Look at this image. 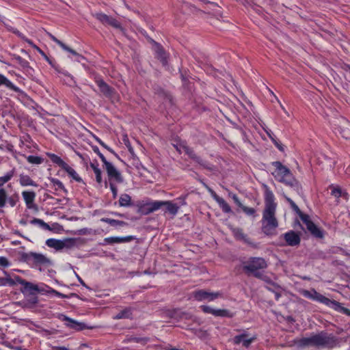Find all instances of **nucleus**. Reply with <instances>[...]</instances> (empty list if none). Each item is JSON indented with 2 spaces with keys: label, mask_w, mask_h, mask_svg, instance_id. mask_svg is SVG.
<instances>
[{
  "label": "nucleus",
  "mask_w": 350,
  "mask_h": 350,
  "mask_svg": "<svg viewBox=\"0 0 350 350\" xmlns=\"http://www.w3.org/2000/svg\"><path fill=\"white\" fill-rule=\"evenodd\" d=\"M62 169L64 170L76 181H77V182L82 181V179L78 175V174L76 172V171L73 168L70 167L67 163L65 165V167H64Z\"/></svg>",
  "instance_id": "26"
},
{
  "label": "nucleus",
  "mask_w": 350,
  "mask_h": 350,
  "mask_svg": "<svg viewBox=\"0 0 350 350\" xmlns=\"http://www.w3.org/2000/svg\"><path fill=\"white\" fill-rule=\"evenodd\" d=\"M7 202L9 203V204L12 206V207H14L16 204V201L12 198V197H8V200H7Z\"/></svg>",
  "instance_id": "58"
},
{
  "label": "nucleus",
  "mask_w": 350,
  "mask_h": 350,
  "mask_svg": "<svg viewBox=\"0 0 350 350\" xmlns=\"http://www.w3.org/2000/svg\"><path fill=\"white\" fill-rule=\"evenodd\" d=\"M221 296L219 292L213 293L204 290H199L193 292V297L198 301H213Z\"/></svg>",
  "instance_id": "10"
},
{
  "label": "nucleus",
  "mask_w": 350,
  "mask_h": 350,
  "mask_svg": "<svg viewBox=\"0 0 350 350\" xmlns=\"http://www.w3.org/2000/svg\"><path fill=\"white\" fill-rule=\"evenodd\" d=\"M209 5H211V7L212 8V9L215 11H217L218 10H219V8L217 6V4L214 3H209Z\"/></svg>",
  "instance_id": "61"
},
{
  "label": "nucleus",
  "mask_w": 350,
  "mask_h": 350,
  "mask_svg": "<svg viewBox=\"0 0 350 350\" xmlns=\"http://www.w3.org/2000/svg\"><path fill=\"white\" fill-rule=\"evenodd\" d=\"M208 191L211 192L212 196L216 200V202L219 204V206L222 209V211L225 213H230L232 211L230 206L229 204L222 198L219 197L211 189L208 188Z\"/></svg>",
  "instance_id": "17"
},
{
  "label": "nucleus",
  "mask_w": 350,
  "mask_h": 350,
  "mask_svg": "<svg viewBox=\"0 0 350 350\" xmlns=\"http://www.w3.org/2000/svg\"><path fill=\"white\" fill-rule=\"evenodd\" d=\"M109 187L113 193V198L115 199L118 195V189L113 182L109 183Z\"/></svg>",
  "instance_id": "49"
},
{
  "label": "nucleus",
  "mask_w": 350,
  "mask_h": 350,
  "mask_svg": "<svg viewBox=\"0 0 350 350\" xmlns=\"http://www.w3.org/2000/svg\"><path fill=\"white\" fill-rule=\"evenodd\" d=\"M92 149L94 150V152L95 153H96L99 157L100 158V159L102 160V161L103 162V163H106L107 162L106 158L104 157V155L100 152L97 146H93L92 147Z\"/></svg>",
  "instance_id": "48"
},
{
  "label": "nucleus",
  "mask_w": 350,
  "mask_h": 350,
  "mask_svg": "<svg viewBox=\"0 0 350 350\" xmlns=\"http://www.w3.org/2000/svg\"><path fill=\"white\" fill-rule=\"evenodd\" d=\"M120 206H130L131 205V198L126 193L122 194L119 199Z\"/></svg>",
  "instance_id": "29"
},
{
  "label": "nucleus",
  "mask_w": 350,
  "mask_h": 350,
  "mask_svg": "<svg viewBox=\"0 0 350 350\" xmlns=\"http://www.w3.org/2000/svg\"><path fill=\"white\" fill-rule=\"evenodd\" d=\"M331 194L336 198H339L342 196V191L340 187H332Z\"/></svg>",
  "instance_id": "44"
},
{
  "label": "nucleus",
  "mask_w": 350,
  "mask_h": 350,
  "mask_svg": "<svg viewBox=\"0 0 350 350\" xmlns=\"http://www.w3.org/2000/svg\"><path fill=\"white\" fill-rule=\"evenodd\" d=\"M286 200L289 202V204H291V206L292 207V208L296 211L297 213H299L301 212L300 209L299 208V207L297 206V205L288 197H287L286 196H284Z\"/></svg>",
  "instance_id": "47"
},
{
  "label": "nucleus",
  "mask_w": 350,
  "mask_h": 350,
  "mask_svg": "<svg viewBox=\"0 0 350 350\" xmlns=\"http://www.w3.org/2000/svg\"><path fill=\"white\" fill-rule=\"evenodd\" d=\"M92 16L103 25L110 26L115 29H119L124 35L126 33L125 29L122 26L121 23L113 16L103 12H96L92 14Z\"/></svg>",
  "instance_id": "6"
},
{
  "label": "nucleus",
  "mask_w": 350,
  "mask_h": 350,
  "mask_svg": "<svg viewBox=\"0 0 350 350\" xmlns=\"http://www.w3.org/2000/svg\"><path fill=\"white\" fill-rule=\"evenodd\" d=\"M13 33H15L16 36H18L20 38H21L26 42H27V40H30L29 39L27 38L22 33H21L17 29L14 30Z\"/></svg>",
  "instance_id": "53"
},
{
  "label": "nucleus",
  "mask_w": 350,
  "mask_h": 350,
  "mask_svg": "<svg viewBox=\"0 0 350 350\" xmlns=\"http://www.w3.org/2000/svg\"><path fill=\"white\" fill-rule=\"evenodd\" d=\"M133 239L132 236H127L123 237H111L105 239V242L107 244H114V243H125L129 242Z\"/></svg>",
  "instance_id": "20"
},
{
  "label": "nucleus",
  "mask_w": 350,
  "mask_h": 350,
  "mask_svg": "<svg viewBox=\"0 0 350 350\" xmlns=\"http://www.w3.org/2000/svg\"><path fill=\"white\" fill-rule=\"evenodd\" d=\"M36 196L34 191H24L22 192V196L28 208H33L34 207Z\"/></svg>",
  "instance_id": "14"
},
{
  "label": "nucleus",
  "mask_w": 350,
  "mask_h": 350,
  "mask_svg": "<svg viewBox=\"0 0 350 350\" xmlns=\"http://www.w3.org/2000/svg\"><path fill=\"white\" fill-rule=\"evenodd\" d=\"M129 340L131 342H139L142 345H146L147 342L149 340V339L148 338L133 337L129 338Z\"/></svg>",
  "instance_id": "42"
},
{
  "label": "nucleus",
  "mask_w": 350,
  "mask_h": 350,
  "mask_svg": "<svg viewBox=\"0 0 350 350\" xmlns=\"http://www.w3.org/2000/svg\"><path fill=\"white\" fill-rule=\"evenodd\" d=\"M148 202L145 203L139 206V212L142 215H148L152 213L150 211V208L149 206Z\"/></svg>",
  "instance_id": "37"
},
{
  "label": "nucleus",
  "mask_w": 350,
  "mask_h": 350,
  "mask_svg": "<svg viewBox=\"0 0 350 350\" xmlns=\"http://www.w3.org/2000/svg\"><path fill=\"white\" fill-rule=\"evenodd\" d=\"M286 200L289 202V204H291V206L292 207V208L296 211L297 213H299L301 212L300 209L299 208V207L297 206V205L288 197H287L286 196H284Z\"/></svg>",
  "instance_id": "46"
},
{
  "label": "nucleus",
  "mask_w": 350,
  "mask_h": 350,
  "mask_svg": "<svg viewBox=\"0 0 350 350\" xmlns=\"http://www.w3.org/2000/svg\"><path fill=\"white\" fill-rule=\"evenodd\" d=\"M90 167L94 170V172H95L96 170H99V168L98 167V165H96L95 163H90Z\"/></svg>",
  "instance_id": "63"
},
{
  "label": "nucleus",
  "mask_w": 350,
  "mask_h": 350,
  "mask_svg": "<svg viewBox=\"0 0 350 350\" xmlns=\"http://www.w3.org/2000/svg\"><path fill=\"white\" fill-rule=\"evenodd\" d=\"M49 157L54 163H56L62 168L65 167L66 165V163H65L59 157L55 154H49Z\"/></svg>",
  "instance_id": "34"
},
{
  "label": "nucleus",
  "mask_w": 350,
  "mask_h": 350,
  "mask_svg": "<svg viewBox=\"0 0 350 350\" xmlns=\"http://www.w3.org/2000/svg\"><path fill=\"white\" fill-rule=\"evenodd\" d=\"M100 221L107 223L112 226H123L126 225V222H124L123 221L116 220V219H109V218H102L100 219Z\"/></svg>",
  "instance_id": "32"
},
{
  "label": "nucleus",
  "mask_w": 350,
  "mask_h": 350,
  "mask_svg": "<svg viewBox=\"0 0 350 350\" xmlns=\"http://www.w3.org/2000/svg\"><path fill=\"white\" fill-rule=\"evenodd\" d=\"M271 141L274 143L275 146L280 150L284 151L283 146L278 142L274 137H271Z\"/></svg>",
  "instance_id": "56"
},
{
  "label": "nucleus",
  "mask_w": 350,
  "mask_h": 350,
  "mask_svg": "<svg viewBox=\"0 0 350 350\" xmlns=\"http://www.w3.org/2000/svg\"><path fill=\"white\" fill-rule=\"evenodd\" d=\"M10 265V262L7 258L4 256H0V266L6 267Z\"/></svg>",
  "instance_id": "51"
},
{
  "label": "nucleus",
  "mask_w": 350,
  "mask_h": 350,
  "mask_svg": "<svg viewBox=\"0 0 350 350\" xmlns=\"http://www.w3.org/2000/svg\"><path fill=\"white\" fill-rule=\"evenodd\" d=\"M132 317V312L130 308H126L119 312L114 317L115 319H131Z\"/></svg>",
  "instance_id": "25"
},
{
  "label": "nucleus",
  "mask_w": 350,
  "mask_h": 350,
  "mask_svg": "<svg viewBox=\"0 0 350 350\" xmlns=\"http://www.w3.org/2000/svg\"><path fill=\"white\" fill-rule=\"evenodd\" d=\"M163 201H154L148 202L150 208V211L153 213L163 206Z\"/></svg>",
  "instance_id": "36"
},
{
  "label": "nucleus",
  "mask_w": 350,
  "mask_h": 350,
  "mask_svg": "<svg viewBox=\"0 0 350 350\" xmlns=\"http://www.w3.org/2000/svg\"><path fill=\"white\" fill-rule=\"evenodd\" d=\"M331 308L335 310L336 311L342 312L345 314L350 316V310L342 306L341 304L339 303L338 301L334 300Z\"/></svg>",
  "instance_id": "27"
},
{
  "label": "nucleus",
  "mask_w": 350,
  "mask_h": 350,
  "mask_svg": "<svg viewBox=\"0 0 350 350\" xmlns=\"http://www.w3.org/2000/svg\"><path fill=\"white\" fill-rule=\"evenodd\" d=\"M340 344V339L332 334L321 332L312 334L309 337L303 338L299 345L303 347H315L319 349H332Z\"/></svg>",
  "instance_id": "2"
},
{
  "label": "nucleus",
  "mask_w": 350,
  "mask_h": 350,
  "mask_svg": "<svg viewBox=\"0 0 350 350\" xmlns=\"http://www.w3.org/2000/svg\"><path fill=\"white\" fill-rule=\"evenodd\" d=\"M300 218L303 223L306 225V228L310 233L317 238H322L323 237V232L310 219L308 215L304 214L301 212L299 213Z\"/></svg>",
  "instance_id": "9"
},
{
  "label": "nucleus",
  "mask_w": 350,
  "mask_h": 350,
  "mask_svg": "<svg viewBox=\"0 0 350 350\" xmlns=\"http://www.w3.org/2000/svg\"><path fill=\"white\" fill-rule=\"evenodd\" d=\"M232 199L234 200V202H235V203H236V204H237L239 207L242 206V204H241V202H240V200H239V198L237 197V195L234 194V195L232 196Z\"/></svg>",
  "instance_id": "60"
},
{
  "label": "nucleus",
  "mask_w": 350,
  "mask_h": 350,
  "mask_svg": "<svg viewBox=\"0 0 350 350\" xmlns=\"http://www.w3.org/2000/svg\"><path fill=\"white\" fill-rule=\"evenodd\" d=\"M31 223L33 224H38L40 226L44 228V229L50 230V226L46 224L43 220L40 219L35 218L31 221Z\"/></svg>",
  "instance_id": "40"
},
{
  "label": "nucleus",
  "mask_w": 350,
  "mask_h": 350,
  "mask_svg": "<svg viewBox=\"0 0 350 350\" xmlns=\"http://www.w3.org/2000/svg\"><path fill=\"white\" fill-rule=\"evenodd\" d=\"M272 165L275 167V170L272 172L274 178L280 182L293 185L292 174L289 169L280 161H274Z\"/></svg>",
  "instance_id": "4"
},
{
  "label": "nucleus",
  "mask_w": 350,
  "mask_h": 350,
  "mask_svg": "<svg viewBox=\"0 0 350 350\" xmlns=\"http://www.w3.org/2000/svg\"><path fill=\"white\" fill-rule=\"evenodd\" d=\"M163 206L165 207V212L172 216H175L179 211L180 205L173 203L172 201H163Z\"/></svg>",
  "instance_id": "19"
},
{
  "label": "nucleus",
  "mask_w": 350,
  "mask_h": 350,
  "mask_svg": "<svg viewBox=\"0 0 350 350\" xmlns=\"http://www.w3.org/2000/svg\"><path fill=\"white\" fill-rule=\"evenodd\" d=\"M254 341V338H248L247 334H243L234 337L233 342L236 345L242 344L245 347H248Z\"/></svg>",
  "instance_id": "15"
},
{
  "label": "nucleus",
  "mask_w": 350,
  "mask_h": 350,
  "mask_svg": "<svg viewBox=\"0 0 350 350\" xmlns=\"http://www.w3.org/2000/svg\"><path fill=\"white\" fill-rule=\"evenodd\" d=\"M47 35L49 36V38L53 40L55 42H56L59 46L62 47V46L64 44V43L60 41L59 40H58L57 38H55L53 35H52L51 33L49 32H47Z\"/></svg>",
  "instance_id": "52"
},
{
  "label": "nucleus",
  "mask_w": 350,
  "mask_h": 350,
  "mask_svg": "<svg viewBox=\"0 0 350 350\" xmlns=\"http://www.w3.org/2000/svg\"><path fill=\"white\" fill-rule=\"evenodd\" d=\"M301 293L305 297L323 303L325 305L329 306V308H331L334 301L325 297L323 295L317 292L314 289H312L310 291L302 290Z\"/></svg>",
  "instance_id": "8"
},
{
  "label": "nucleus",
  "mask_w": 350,
  "mask_h": 350,
  "mask_svg": "<svg viewBox=\"0 0 350 350\" xmlns=\"http://www.w3.org/2000/svg\"><path fill=\"white\" fill-rule=\"evenodd\" d=\"M22 260L32 265L33 267L48 265L51 264L50 260L42 254L36 252L23 253Z\"/></svg>",
  "instance_id": "5"
},
{
  "label": "nucleus",
  "mask_w": 350,
  "mask_h": 350,
  "mask_svg": "<svg viewBox=\"0 0 350 350\" xmlns=\"http://www.w3.org/2000/svg\"><path fill=\"white\" fill-rule=\"evenodd\" d=\"M241 208H242L243 211L248 215H254V214L256 213V211L254 208L247 207V206H243V204H242V206H241Z\"/></svg>",
  "instance_id": "43"
},
{
  "label": "nucleus",
  "mask_w": 350,
  "mask_h": 350,
  "mask_svg": "<svg viewBox=\"0 0 350 350\" xmlns=\"http://www.w3.org/2000/svg\"><path fill=\"white\" fill-rule=\"evenodd\" d=\"M52 183L53 186L55 187V189H62L64 191H66L63 183L57 180V179H52Z\"/></svg>",
  "instance_id": "41"
},
{
  "label": "nucleus",
  "mask_w": 350,
  "mask_h": 350,
  "mask_svg": "<svg viewBox=\"0 0 350 350\" xmlns=\"http://www.w3.org/2000/svg\"><path fill=\"white\" fill-rule=\"evenodd\" d=\"M59 319L63 321H66V325L71 328L77 329V327L79 326V324L77 321L72 320V319L64 314H59Z\"/></svg>",
  "instance_id": "24"
},
{
  "label": "nucleus",
  "mask_w": 350,
  "mask_h": 350,
  "mask_svg": "<svg viewBox=\"0 0 350 350\" xmlns=\"http://www.w3.org/2000/svg\"><path fill=\"white\" fill-rule=\"evenodd\" d=\"M105 166V170L107 171L109 183L112 182V180L121 183L123 182V178L120 173V172L113 165L112 163L107 161L106 163L104 164Z\"/></svg>",
  "instance_id": "11"
},
{
  "label": "nucleus",
  "mask_w": 350,
  "mask_h": 350,
  "mask_svg": "<svg viewBox=\"0 0 350 350\" xmlns=\"http://www.w3.org/2000/svg\"><path fill=\"white\" fill-rule=\"evenodd\" d=\"M15 279H16L17 283H18V284H20L23 286L24 289L25 291H38V288L37 285L33 284H32V283H31L29 282H27V281H25V280L21 278L18 276H16Z\"/></svg>",
  "instance_id": "21"
},
{
  "label": "nucleus",
  "mask_w": 350,
  "mask_h": 350,
  "mask_svg": "<svg viewBox=\"0 0 350 350\" xmlns=\"http://www.w3.org/2000/svg\"><path fill=\"white\" fill-rule=\"evenodd\" d=\"M201 309L202 310V311L205 313H210V314H212L213 313V308L209 307V306H202L201 307Z\"/></svg>",
  "instance_id": "54"
},
{
  "label": "nucleus",
  "mask_w": 350,
  "mask_h": 350,
  "mask_svg": "<svg viewBox=\"0 0 350 350\" xmlns=\"http://www.w3.org/2000/svg\"><path fill=\"white\" fill-rule=\"evenodd\" d=\"M27 43L33 49H35L38 53L41 51L42 49H40L37 45L33 44L31 40H27Z\"/></svg>",
  "instance_id": "59"
},
{
  "label": "nucleus",
  "mask_w": 350,
  "mask_h": 350,
  "mask_svg": "<svg viewBox=\"0 0 350 350\" xmlns=\"http://www.w3.org/2000/svg\"><path fill=\"white\" fill-rule=\"evenodd\" d=\"M286 245L289 246H297L299 245L300 236L295 232L291 230L283 234Z\"/></svg>",
  "instance_id": "13"
},
{
  "label": "nucleus",
  "mask_w": 350,
  "mask_h": 350,
  "mask_svg": "<svg viewBox=\"0 0 350 350\" xmlns=\"http://www.w3.org/2000/svg\"><path fill=\"white\" fill-rule=\"evenodd\" d=\"M27 160L29 163L32 164H40L43 161L41 157L33 155L28 156Z\"/></svg>",
  "instance_id": "38"
},
{
  "label": "nucleus",
  "mask_w": 350,
  "mask_h": 350,
  "mask_svg": "<svg viewBox=\"0 0 350 350\" xmlns=\"http://www.w3.org/2000/svg\"><path fill=\"white\" fill-rule=\"evenodd\" d=\"M8 196V192L5 189H0V208H3L5 206Z\"/></svg>",
  "instance_id": "35"
},
{
  "label": "nucleus",
  "mask_w": 350,
  "mask_h": 350,
  "mask_svg": "<svg viewBox=\"0 0 350 350\" xmlns=\"http://www.w3.org/2000/svg\"><path fill=\"white\" fill-rule=\"evenodd\" d=\"M176 150L181 153L183 151L185 152L191 159L195 161L196 163H199L200 165L206 167V163L200 157H198L193 151L192 148L189 147L187 144L185 142H181L180 143H178L175 145H174Z\"/></svg>",
  "instance_id": "7"
},
{
  "label": "nucleus",
  "mask_w": 350,
  "mask_h": 350,
  "mask_svg": "<svg viewBox=\"0 0 350 350\" xmlns=\"http://www.w3.org/2000/svg\"><path fill=\"white\" fill-rule=\"evenodd\" d=\"M267 267V264L264 258L252 257L244 262L243 269L248 275L252 274L257 278L265 280L266 276L259 272L258 270L265 269Z\"/></svg>",
  "instance_id": "3"
},
{
  "label": "nucleus",
  "mask_w": 350,
  "mask_h": 350,
  "mask_svg": "<svg viewBox=\"0 0 350 350\" xmlns=\"http://www.w3.org/2000/svg\"><path fill=\"white\" fill-rule=\"evenodd\" d=\"M76 241L75 239H66L62 240L61 250L71 249L75 246Z\"/></svg>",
  "instance_id": "31"
},
{
  "label": "nucleus",
  "mask_w": 350,
  "mask_h": 350,
  "mask_svg": "<svg viewBox=\"0 0 350 350\" xmlns=\"http://www.w3.org/2000/svg\"><path fill=\"white\" fill-rule=\"evenodd\" d=\"M55 350H68L66 347H56L54 348Z\"/></svg>",
  "instance_id": "64"
},
{
  "label": "nucleus",
  "mask_w": 350,
  "mask_h": 350,
  "mask_svg": "<svg viewBox=\"0 0 350 350\" xmlns=\"http://www.w3.org/2000/svg\"><path fill=\"white\" fill-rule=\"evenodd\" d=\"M53 293L55 295H57V296H58V297H63V298H64V297H66L65 295H64V294H62V293H59V292H58V291H55V290H53Z\"/></svg>",
  "instance_id": "62"
},
{
  "label": "nucleus",
  "mask_w": 350,
  "mask_h": 350,
  "mask_svg": "<svg viewBox=\"0 0 350 350\" xmlns=\"http://www.w3.org/2000/svg\"><path fill=\"white\" fill-rule=\"evenodd\" d=\"M46 244L49 247L54 248L56 250H61L62 240L49 239L46 240Z\"/></svg>",
  "instance_id": "30"
},
{
  "label": "nucleus",
  "mask_w": 350,
  "mask_h": 350,
  "mask_svg": "<svg viewBox=\"0 0 350 350\" xmlns=\"http://www.w3.org/2000/svg\"><path fill=\"white\" fill-rule=\"evenodd\" d=\"M19 183L23 187L32 186L37 187V183L33 181L29 175L20 174L19 176Z\"/></svg>",
  "instance_id": "22"
},
{
  "label": "nucleus",
  "mask_w": 350,
  "mask_h": 350,
  "mask_svg": "<svg viewBox=\"0 0 350 350\" xmlns=\"http://www.w3.org/2000/svg\"><path fill=\"white\" fill-rule=\"evenodd\" d=\"M154 49L156 53V57L161 61L163 66L167 64V55L162 46L157 42H154Z\"/></svg>",
  "instance_id": "16"
},
{
  "label": "nucleus",
  "mask_w": 350,
  "mask_h": 350,
  "mask_svg": "<svg viewBox=\"0 0 350 350\" xmlns=\"http://www.w3.org/2000/svg\"><path fill=\"white\" fill-rule=\"evenodd\" d=\"M213 314L216 317H230V312L227 310H213Z\"/></svg>",
  "instance_id": "39"
},
{
  "label": "nucleus",
  "mask_w": 350,
  "mask_h": 350,
  "mask_svg": "<svg viewBox=\"0 0 350 350\" xmlns=\"http://www.w3.org/2000/svg\"><path fill=\"white\" fill-rule=\"evenodd\" d=\"M14 171L12 170L8 172L5 176L0 177V189H4L3 185L8 183L14 176Z\"/></svg>",
  "instance_id": "33"
},
{
  "label": "nucleus",
  "mask_w": 350,
  "mask_h": 350,
  "mask_svg": "<svg viewBox=\"0 0 350 350\" xmlns=\"http://www.w3.org/2000/svg\"><path fill=\"white\" fill-rule=\"evenodd\" d=\"M16 59L23 68H29V62L27 60L23 59L21 57L17 56Z\"/></svg>",
  "instance_id": "45"
},
{
  "label": "nucleus",
  "mask_w": 350,
  "mask_h": 350,
  "mask_svg": "<svg viewBox=\"0 0 350 350\" xmlns=\"http://www.w3.org/2000/svg\"><path fill=\"white\" fill-rule=\"evenodd\" d=\"M62 48L64 50H65V51H68V52H69V53H72V55H75V56H80L79 53H77L75 51H74L73 49H71V48H70L69 46H66L64 43V44L62 46Z\"/></svg>",
  "instance_id": "50"
},
{
  "label": "nucleus",
  "mask_w": 350,
  "mask_h": 350,
  "mask_svg": "<svg viewBox=\"0 0 350 350\" xmlns=\"http://www.w3.org/2000/svg\"><path fill=\"white\" fill-rule=\"evenodd\" d=\"M96 140L98 142V143L103 146L105 148H106L107 150H108L109 152H113V151L112 149H111L109 146H107L103 142H102L100 139L98 138H96Z\"/></svg>",
  "instance_id": "57"
},
{
  "label": "nucleus",
  "mask_w": 350,
  "mask_h": 350,
  "mask_svg": "<svg viewBox=\"0 0 350 350\" xmlns=\"http://www.w3.org/2000/svg\"><path fill=\"white\" fill-rule=\"evenodd\" d=\"M232 232L234 237L239 240L247 241V236L243 233V230L239 228H232Z\"/></svg>",
  "instance_id": "28"
},
{
  "label": "nucleus",
  "mask_w": 350,
  "mask_h": 350,
  "mask_svg": "<svg viewBox=\"0 0 350 350\" xmlns=\"http://www.w3.org/2000/svg\"><path fill=\"white\" fill-rule=\"evenodd\" d=\"M265 191V207L262 214V230L267 234H272L278 226V221L275 217L277 204L274 202L275 198L273 192L267 187Z\"/></svg>",
  "instance_id": "1"
},
{
  "label": "nucleus",
  "mask_w": 350,
  "mask_h": 350,
  "mask_svg": "<svg viewBox=\"0 0 350 350\" xmlns=\"http://www.w3.org/2000/svg\"><path fill=\"white\" fill-rule=\"evenodd\" d=\"M3 273L5 277L0 278V286H14L17 283L16 279H12L10 274H8L6 271H4Z\"/></svg>",
  "instance_id": "23"
},
{
  "label": "nucleus",
  "mask_w": 350,
  "mask_h": 350,
  "mask_svg": "<svg viewBox=\"0 0 350 350\" xmlns=\"http://www.w3.org/2000/svg\"><path fill=\"white\" fill-rule=\"evenodd\" d=\"M95 174V176H96V180L97 181L98 183H102V176H101V171L100 170H96V172H94Z\"/></svg>",
  "instance_id": "55"
},
{
  "label": "nucleus",
  "mask_w": 350,
  "mask_h": 350,
  "mask_svg": "<svg viewBox=\"0 0 350 350\" xmlns=\"http://www.w3.org/2000/svg\"><path fill=\"white\" fill-rule=\"evenodd\" d=\"M4 85L6 88L18 93H23V91L14 85L7 77L3 75L0 74V86Z\"/></svg>",
  "instance_id": "18"
},
{
  "label": "nucleus",
  "mask_w": 350,
  "mask_h": 350,
  "mask_svg": "<svg viewBox=\"0 0 350 350\" xmlns=\"http://www.w3.org/2000/svg\"><path fill=\"white\" fill-rule=\"evenodd\" d=\"M98 86L100 88V91L107 98L110 99H117L118 96L113 88L109 86L103 80H98L96 81Z\"/></svg>",
  "instance_id": "12"
}]
</instances>
